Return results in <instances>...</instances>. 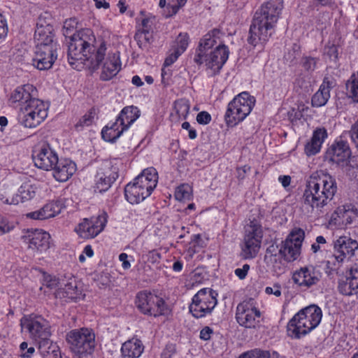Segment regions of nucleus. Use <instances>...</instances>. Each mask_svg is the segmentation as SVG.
<instances>
[{
    "mask_svg": "<svg viewBox=\"0 0 358 358\" xmlns=\"http://www.w3.org/2000/svg\"><path fill=\"white\" fill-rule=\"evenodd\" d=\"M67 59L71 66L79 70L84 64L94 71L101 66L100 78L109 80L121 69L119 54L108 52L106 45L102 42L95 51L96 37L90 29H82L71 40Z\"/></svg>",
    "mask_w": 358,
    "mask_h": 358,
    "instance_id": "f257e3e1",
    "label": "nucleus"
},
{
    "mask_svg": "<svg viewBox=\"0 0 358 358\" xmlns=\"http://www.w3.org/2000/svg\"><path fill=\"white\" fill-rule=\"evenodd\" d=\"M337 192V183L329 174L313 173L306 180L301 203L308 212L317 216L327 214Z\"/></svg>",
    "mask_w": 358,
    "mask_h": 358,
    "instance_id": "f03ea898",
    "label": "nucleus"
},
{
    "mask_svg": "<svg viewBox=\"0 0 358 358\" xmlns=\"http://www.w3.org/2000/svg\"><path fill=\"white\" fill-rule=\"evenodd\" d=\"M283 8V0H268L255 12L249 30L248 43L264 45L274 32Z\"/></svg>",
    "mask_w": 358,
    "mask_h": 358,
    "instance_id": "7ed1b4c3",
    "label": "nucleus"
},
{
    "mask_svg": "<svg viewBox=\"0 0 358 358\" xmlns=\"http://www.w3.org/2000/svg\"><path fill=\"white\" fill-rule=\"evenodd\" d=\"M322 312L316 305H310L299 310L287 325V335L299 339L316 328L321 322Z\"/></svg>",
    "mask_w": 358,
    "mask_h": 358,
    "instance_id": "20e7f679",
    "label": "nucleus"
},
{
    "mask_svg": "<svg viewBox=\"0 0 358 358\" xmlns=\"http://www.w3.org/2000/svg\"><path fill=\"white\" fill-rule=\"evenodd\" d=\"M158 182V173L153 167L144 169L124 188L126 199L131 204L139 203L148 197Z\"/></svg>",
    "mask_w": 358,
    "mask_h": 358,
    "instance_id": "39448f33",
    "label": "nucleus"
},
{
    "mask_svg": "<svg viewBox=\"0 0 358 358\" xmlns=\"http://www.w3.org/2000/svg\"><path fill=\"white\" fill-rule=\"evenodd\" d=\"M66 341L76 358H87L91 355L96 346L95 334L92 329H75L66 334Z\"/></svg>",
    "mask_w": 358,
    "mask_h": 358,
    "instance_id": "423d86ee",
    "label": "nucleus"
},
{
    "mask_svg": "<svg viewBox=\"0 0 358 358\" xmlns=\"http://www.w3.org/2000/svg\"><path fill=\"white\" fill-rule=\"evenodd\" d=\"M21 332L27 334L39 343V348L48 344L52 335L51 325L48 320L38 314L23 315L20 320Z\"/></svg>",
    "mask_w": 358,
    "mask_h": 358,
    "instance_id": "0eeeda50",
    "label": "nucleus"
},
{
    "mask_svg": "<svg viewBox=\"0 0 358 358\" xmlns=\"http://www.w3.org/2000/svg\"><path fill=\"white\" fill-rule=\"evenodd\" d=\"M358 249V243L348 236H340L334 241V252L324 262L325 273L331 275L337 271L343 262L354 256Z\"/></svg>",
    "mask_w": 358,
    "mask_h": 358,
    "instance_id": "6e6552de",
    "label": "nucleus"
},
{
    "mask_svg": "<svg viewBox=\"0 0 358 358\" xmlns=\"http://www.w3.org/2000/svg\"><path fill=\"white\" fill-rule=\"evenodd\" d=\"M255 103V96L246 91L236 95L228 103L224 114L227 126L233 127L243 122L250 114Z\"/></svg>",
    "mask_w": 358,
    "mask_h": 358,
    "instance_id": "1a4fd4ad",
    "label": "nucleus"
},
{
    "mask_svg": "<svg viewBox=\"0 0 358 358\" xmlns=\"http://www.w3.org/2000/svg\"><path fill=\"white\" fill-rule=\"evenodd\" d=\"M136 304L142 313L155 317L167 315L170 312L168 305L162 297L148 291L138 293Z\"/></svg>",
    "mask_w": 358,
    "mask_h": 358,
    "instance_id": "9d476101",
    "label": "nucleus"
},
{
    "mask_svg": "<svg viewBox=\"0 0 358 358\" xmlns=\"http://www.w3.org/2000/svg\"><path fill=\"white\" fill-rule=\"evenodd\" d=\"M217 293L210 288L200 289L192 298L189 311L195 318L210 314L217 303Z\"/></svg>",
    "mask_w": 358,
    "mask_h": 358,
    "instance_id": "9b49d317",
    "label": "nucleus"
},
{
    "mask_svg": "<svg viewBox=\"0 0 358 358\" xmlns=\"http://www.w3.org/2000/svg\"><path fill=\"white\" fill-rule=\"evenodd\" d=\"M48 106L41 99L32 101L22 107L20 114V123L27 128H35L48 116Z\"/></svg>",
    "mask_w": 358,
    "mask_h": 358,
    "instance_id": "f8f14e48",
    "label": "nucleus"
},
{
    "mask_svg": "<svg viewBox=\"0 0 358 358\" xmlns=\"http://www.w3.org/2000/svg\"><path fill=\"white\" fill-rule=\"evenodd\" d=\"M263 238L262 227L256 224L249 225L245 231L241 244V257L243 259L255 258L261 248Z\"/></svg>",
    "mask_w": 358,
    "mask_h": 358,
    "instance_id": "ddd939ff",
    "label": "nucleus"
},
{
    "mask_svg": "<svg viewBox=\"0 0 358 358\" xmlns=\"http://www.w3.org/2000/svg\"><path fill=\"white\" fill-rule=\"evenodd\" d=\"M262 313L252 299L238 303L235 318L238 324L246 329H255L260 322Z\"/></svg>",
    "mask_w": 358,
    "mask_h": 358,
    "instance_id": "4468645a",
    "label": "nucleus"
},
{
    "mask_svg": "<svg viewBox=\"0 0 358 358\" xmlns=\"http://www.w3.org/2000/svg\"><path fill=\"white\" fill-rule=\"evenodd\" d=\"M229 55L228 47L224 44H219L210 53L208 52L202 58V64H205L206 71L209 76H215L220 73Z\"/></svg>",
    "mask_w": 358,
    "mask_h": 358,
    "instance_id": "2eb2a0df",
    "label": "nucleus"
},
{
    "mask_svg": "<svg viewBox=\"0 0 358 358\" xmlns=\"http://www.w3.org/2000/svg\"><path fill=\"white\" fill-rule=\"evenodd\" d=\"M35 166L44 171H51L58 162V155L49 144L43 143L36 145L32 154Z\"/></svg>",
    "mask_w": 358,
    "mask_h": 358,
    "instance_id": "dca6fc26",
    "label": "nucleus"
},
{
    "mask_svg": "<svg viewBox=\"0 0 358 358\" xmlns=\"http://www.w3.org/2000/svg\"><path fill=\"white\" fill-rule=\"evenodd\" d=\"M303 239L304 231L301 229H296L282 242L280 248L286 262H293L299 257Z\"/></svg>",
    "mask_w": 358,
    "mask_h": 358,
    "instance_id": "f3484780",
    "label": "nucleus"
},
{
    "mask_svg": "<svg viewBox=\"0 0 358 358\" xmlns=\"http://www.w3.org/2000/svg\"><path fill=\"white\" fill-rule=\"evenodd\" d=\"M322 277V273L318 267L306 266L294 272L292 280L301 288L308 289L317 285Z\"/></svg>",
    "mask_w": 358,
    "mask_h": 358,
    "instance_id": "a211bd4d",
    "label": "nucleus"
},
{
    "mask_svg": "<svg viewBox=\"0 0 358 358\" xmlns=\"http://www.w3.org/2000/svg\"><path fill=\"white\" fill-rule=\"evenodd\" d=\"M50 235L42 229H35L28 231L22 236L23 241L27 247L34 253H43L50 247Z\"/></svg>",
    "mask_w": 358,
    "mask_h": 358,
    "instance_id": "6ab92c4d",
    "label": "nucleus"
},
{
    "mask_svg": "<svg viewBox=\"0 0 358 358\" xmlns=\"http://www.w3.org/2000/svg\"><path fill=\"white\" fill-rule=\"evenodd\" d=\"M59 45L36 47L34 65L39 70L50 69L57 58Z\"/></svg>",
    "mask_w": 358,
    "mask_h": 358,
    "instance_id": "aec40b11",
    "label": "nucleus"
},
{
    "mask_svg": "<svg viewBox=\"0 0 358 358\" xmlns=\"http://www.w3.org/2000/svg\"><path fill=\"white\" fill-rule=\"evenodd\" d=\"M222 35V33L219 29H213L201 38L194 57V62L196 64H202L203 57L210 49L220 42Z\"/></svg>",
    "mask_w": 358,
    "mask_h": 358,
    "instance_id": "412c9836",
    "label": "nucleus"
},
{
    "mask_svg": "<svg viewBox=\"0 0 358 358\" xmlns=\"http://www.w3.org/2000/svg\"><path fill=\"white\" fill-rule=\"evenodd\" d=\"M37 90L31 84H26L17 87L11 94L10 102L20 110L24 105L29 104L33 99H37Z\"/></svg>",
    "mask_w": 358,
    "mask_h": 358,
    "instance_id": "4be33fe9",
    "label": "nucleus"
},
{
    "mask_svg": "<svg viewBox=\"0 0 358 358\" xmlns=\"http://www.w3.org/2000/svg\"><path fill=\"white\" fill-rule=\"evenodd\" d=\"M82 294L78 288V282L73 275H68L62 278V287L55 292L56 298L67 300H76L80 299Z\"/></svg>",
    "mask_w": 358,
    "mask_h": 358,
    "instance_id": "5701e85b",
    "label": "nucleus"
},
{
    "mask_svg": "<svg viewBox=\"0 0 358 358\" xmlns=\"http://www.w3.org/2000/svg\"><path fill=\"white\" fill-rule=\"evenodd\" d=\"M65 208L62 199L52 201L38 210L29 213L27 217L33 220H43L59 215Z\"/></svg>",
    "mask_w": 358,
    "mask_h": 358,
    "instance_id": "b1692460",
    "label": "nucleus"
},
{
    "mask_svg": "<svg viewBox=\"0 0 358 358\" xmlns=\"http://www.w3.org/2000/svg\"><path fill=\"white\" fill-rule=\"evenodd\" d=\"M76 164L69 159H58L57 165L51 170L53 177L59 182L67 181L76 172Z\"/></svg>",
    "mask_w": 358,
    "mask_h": 358,
    "instance_id": "393cba45",
    "label": "nucleus"
},
{
    "mask_svg": "<svg viewBox=\"0 0 358 358\" xmlns=\"http://www.w3.org/2000/svg\"><path fill=\"white\" fill-rule=\"evenodd\" d=\"M327 155L333 162L341 164L346 162L350 155L348 144L343 141L334 143L328 150Z\"/></svg>",
    "mask_w": 358,
    "mask_h": 358,
    "instance_id": "a878e982",
    "label": "nucleus"
},
{
    "mask_svg": "<svg viewBox=\"0 0 358 358\" xmlns=\"http://www.w3.org/2000/svg\"><path fill=\"white\" fill-rule=\"evenodd\" d=\"M140 115L141 110L138 107L127 106L122 109L116 119L123 127V129L128 130L131 125L139 118Z\"/></svg>",
    "mask_w": 358,
    "mask_h": 358,
    "instance_id": "bb28decb",
    "label": "nucleus"
},
{
    "mask_svg": "<svg viewBox=\"0 0 358 358\" xmlns=\"http://www.w3.org/2000/svg\"><path fill=\"white\" fill-rule=\"evenodd\" d=\"M34 38L36 41V47L53 46V45H59L54 39L52 33V27L48 25L46 27H37L35 31Z\"/></svg>",
    "mask_w": 358,
    "mask_h": 358,
    "instance_id": "cd10ccee",
    "label": "nucleus"
},
{
    "mask_svg": "<svg viewBox=\"0 0 358 358\" xmlns=\"http://www.w3.org/2000/svg\"><path fill=\"white\" fill-rule=\"evenodd\" d=\"M332 88V83L324 78L320 86L319 90L313 94L311 99L313 107H322L324 106L330 98V91Z\"/></svg>",
    "mask_w": 358,
    "mask_h": 358,
    "instance_id": "c85d7f7f",
    "label": "nucleus"
},
{
    "mask_svg": "<svg viewBox=\"0 0 358 358\" xmlns=\"http://www.w3.org/2000/svg\"><path fill=\"white\" fill-rule=\"evenodd\" d=\"M144 346L138 339H131L124 342L121 348L122 355L124 358H138L143 353Z\"/></svg>",
    "mask_w": 358,
    "mask_h": 358,
    "instance_id": "c756f323",
    "label": "nucleus"
},
{
    "mask_svg": "<svg viewBox=\"0 0 358 358\" xmlns=\"http://www.w3.org/2000/svg\"><path fill=\"white\" fill-rule=\"evenodd\" d=\"M282 258L284 259V256L280 247L271 244L266 250L264 260L268 266L275 268L280 264Z\"/></svg>",
    "mask_w": 358,
    "mask_h": 358,
    "instance_id": "7c9ffc66",
    "label": "nucleus"
},
{
    "mask_svg": "<svg viewBox=\"0 0 358 358\" xmlns=\"http://www.w3.org/2000/svg\"><path fill=\"white\" fill-rule=\"evenodd\" d=\"M127 131L123 129L120 123L115 120V122L110 125H106L101 131V136L104 141L113 143L115 142L122 134Z\"/></svg>",
    "mask_w": 358,
    "mask_h": 358,
    "instance_id": "2f4dec72",
    "label": "nucleus"
},
{
    "mask_svg": "<svg viewBox=\"0 0 358 358\" xmlns=\"http://www.w3.org/2000/svg\"><path fill=\"white\" fill-rule=\"evenodd\" d=\"M36 187L30 182L23 183L18 189L15 196L17 199V204L20 202H25L32 199L36 196Z\"/></svg>",
    "mask_w": 358,
    "mask_h": 358,
    "instance_id": "473e14b6",
    "label": "nucleus"
},
{
    "mask_svg": "<svg viewBox=\"0 0 358 358\" xmlns=\"http://www.w3.org/2000/svg\"><path fill=\"white\" fill-rule=\"evenodd\" d=\"M97 227H93L92 224L89 221V219H84L76 228L77 233L83 238H92L99 234Z\"/></svg>",
    "mask_w": 358,
    "mask_h": 358,
    "instance_id": "72a5a7b5",
    "label": "nucleus"
},
{
    "mask_svg": "<svg viewBox=\"0 0 358 358\" xmlns=\"http://www.w3.org/2000/svg\"><path fill=\"white\" fill-rule=\"evenodd\" d=\"M118 167L114 165L111 161L106 160L101 163L96 173L115 181L118 177Z\"/></svg>",
    "mask_w": 358,
    "mask_h": 358,
    "instance_id": "f704fd0d",
    "label": "nucleus"
},
{
    "mask_svg": "<svg viewBox=\"0 0 358 358\" xmlns=\"http://www.w3.org/2000/svg\"><path fill=\"white\" fill-rule=\"evenodd\" d=\"M346 89L349 96L358 103V71L351 76L346 83Z\"/></svg>",
    "mask_w": 358,
    "mask_h": 358,
    "instance_id": "c9c22d12",
    "label": "nucleus"
},
{
    "mask_svg": "<svg viewBox=\"0 0 358 358\" xmlns=\"http://www.w3.org/2000/svg\"><path fill=\"white\" fill-rule=\"evenodd\" d=\"M174 109L180 119H186L189 112V101L185 99H181L174 102Z\"/></svg>",
    "mask_w": 358,
    "mask_h": 358,
    "instance_id": "e433bc0d",
    "label": "nucleus"
},
{
    "mask_svg": "<svg viewBox=\"0 0 358 358\" xmlns=\"http://www.w3.org/2000/svg\"><path fill=\"white\" fill-rule=\"evenodd\" d=\"M138 45L141 49L147 48L152 40V34L145 30V31L137 30L134 36Z\"/></svg>",
    "mask_w": 358,
    "mask_h": 358,
    "instance_id": "4c0bfd02",
    "label": "nucleus"
},
{
    "mask_svg": "<svg viewBox=\"0 0 358 358\" xmlns=\"http://www.w3.org/2000/svg\"><path fill=\"white\" fill-rule=\"evenodd\" d=\"M189 37L187 33H180L176 39V46L174 49L178 51V54H182L189 45Z\"/></svg>",
    "mask_w": 358,
    "mask_h": 358,
    "instance_id": "58836bf2",
    "label": "nucleus"
},
{
    "mask_svg": "<svg viewBox=\"0 0 358 358\" xmlns=\"http://www.w3.org/2000/svg\"><path fill=\"white\" fill-rule=\"evenodd\" d=\"M89 221L92 224L93 227H97V229L101 228L99 230V234L104 229L106 223L108 222V215L106 212L103 211L100 213L96 217H92L89 219Z\"/></svg>",
    "mask_w": 358,
    "mask_h": 358,
    "instance_id": "ea45409f",
    "label": "nucleus"
},
{
    "mask_svg": "<svg viewBox=\"0 0 358 358\" xmlns=\"http://www.w3.org/2000/svg\"><path fill=\"white\" fill-rule=\"evenodd\" d=\"M114 182L113 180L103 177V175L99 176L96 173L95 176V189L99 192H106Z\"/></svg>",
    "mask_w": 358,
    "mask_h": 358,
    "instance_id": "a19ab883",
    "label": "nucleus"
},
{
    "mask_svg": "<svg viewBox=\"0 0 358 358\" xmlns=\"http://www.w3.org/2000/svg\"><path fill=\"white\" fill-rule=\"evenodd\" d=\"M168 4L166 9L167 13L165 14L166 17H171L176 15L179 9L184 6L187 2V0H168Z\"/></svg>",
    "mask_w": 358,
    "mask_h": 358,
    "instance_id": "79ce46f5",
    "label": "nucleus"
},
{
    "mask_svg": "<svg viewBox=\"0 0 358 358\" xmlns=\"http://www.w3.org/2000/svg\"><path fill=\"white\" fill-rule=\"evenodd\" d=\"M192 196L191 188L187 185H181L177 187L175 192V198L176 200L182 201L190 199Z\"/></svg>",
    "mask_w": 358,
    "mask_h": 358,
    "instance_id": "37998d69",
    "label": "nucleus"
},
{
    "mask_svg": "<svg viewBox=\"0 0 358 358\" xmlns=\"http://www.w3.org/2000/svg\"><path fill=\"white\" fill-rule=\"evenodd\" d=\"M93 121L94 113L89 111L79 119L75 124V128L77 131H81L85 127L90 126L93 123Z\"/></svg>",
    "mask_w": 358,
    "mask_h": 358,
    "instance_id": "c03bdc74",
    "label": "nucleus"
},
{
    "mask_svg": "<svg viewBox=\"0 0 358 358\" xmlns=\"http://www.w3.org/2000/svg\"><path fill=\"white\" fill-rule=\"evenodd\" d=\"M271 355L268 350L255 349L242 354L239 358H270Z\"/></svg>",
    "mask_w": 358,
    "mask_h": 358,
    "instance_id": "a18cd8bd",
    "label": "nucleus"
},
{
    "mask_svg": "<svg viewBox=\"0 0 358 358\" xmlns=\"http://www.w3.org/2000/svg\"><path fill=\"white\" fill-rule=\"evenodd\" d=\"M62 279H58L55 276L50 275H44L43 285L51 289H55V291L62 287Z\"/></svg>",
    "mask_w": 358,
    "mask_h": 358,
    "instance_id": "49530a36",
    "label": "nucleus"
},
{
    "mask_svg": "<svg viewBox=\"0 0 358 358\" xmlns=\"http://www.w3.org/2000/svg\"><path fill=\"white\" fill-rule=\"evenodd\" d=\"M76 24V22L75 20H73V19H69V20H66L64 23V27H63V34L65 37H69L70 40H71V37L75 34V33L71 35V32L74 30L75 29V25ZM78 31H77L76 32V34L78 32ZM71 41H70L69 42V45H70V43H71ZM69 45H68L69 47Z\"/></svg>",
    "mask_w": 358,
    "mask_h": 358,
    "instance_id": "de8ad7c7",
    "label": "nucleus"
},
{
    "mask_svg": "<svg viewBox=\"0 0 358 358\" xmlns=\"http://www.w3.org/2000/svg\"><path fill=\"white\" fill-rule=\"evenodd\" d=\"M347 280L351 282V286L355 287V292H358V265L355 264L350 269Z\"/></svg>",
    "mask_w": 358,
    "mask_h": 358,
    "instance_id": "09e8293b",
    "label": "nucleus"
},
{
    "mask_svg": "<svg viewBox=\"0 0 358 358\" xmlns=\"http://www.w3.org/2000/svg\"><path fill=\"white\" fill-rule=\"evenodd\" d=\"M322 145L313 141L312 138L305 146V153L308 156H311L320 152Z\"/></svg>",
    "mask_w": 358,
    "mask_h": 358,
    "instance_id": "8fccbe9b",
    "label": "nucleus"
},
{
    "mask_svg": "<svg viewBox=\"0 0 358 358\" xmlns=\"http://www.w3.org/2000/svg\"><path fill=\"white\" fill-rule=\"evenodd\" d=\"M318 58L313 57H303L302 58V66L308 71H313L315 69Z\"/></svg>",
    "mask_w": 358,
    "mask_h": 358,
    "instance_id": "3c124183",
    "label": "nucleus"
},
{
    "mask_svg": "<svg viewBox=\"0 0 358 358\" xmlns=\"http://www.w3.org/2000/svg\"><path fill=\"white\" fill-rule=\"evenodd\" d=\"M327 137V131L324 127H319L314 130L312 139L322 145L324 139Z\"/></svg>",
    "mask_w": 358,
    "mask_h": 358,
    "instance_id": "603ef678",
    "label": "nucleus"
},
{
    "mask_svg": "<svg viewBox=\"0 0 358 358\" xmlns=\"http://www.w3.org/2000/svg\"><path fill=\"white\" fill-rule=\"evenodd\" d=\"M143 259H145L146 262L152 264H157L162 259V255L157 250H152L149 251L146 255H143Z\"/></svg>",
    "mask_w": 358,
    "mask_h": 358,
    "instance_id": "864d4df0",
    "label": "nucleus"
},
{
    "mask_svg": "<svg viewBox=\"0 0 358 358\" xmlns=\"http://www.w3.org/2000/svg\"><path fill=\"white\" fill-rule=\"evenodd\" d=\"M340 292L344 295H352L355 292V287L351 286V282L346 279L345 282H341L338 285Z\"/></svg>",
    "mask_w": 358,
    "mask_h": 358,
    "instance_id": "5fc2aeb1",
    "label": "nucleus"
},
{
    "mask_svg": "<svg viewBox=\"0 0 358 358\" xmlns=\"http://www.w3.org/2000/svg\"><path fill=\"white\" fill-rule=\"evenodd\" d=\"M13 228V224L10 222L6 217L0 215V235L8 233Z\"/></svg>",
    "mask_w": 358,
    "mask_h": 358,
    "instance_id": "6e6d98bb",
    "label": "nucleus"
},
{
    "mask_svg": "<svg viewBox=\"0 0 358 358\" xmlns=\"http://www.w3.org/2000/svg\"><path fill=\"white\" fill-rule=\"evenodd\" d=\"M358 213L357 210L354 207H351L350 206H348V209L346 213L342 220L343 222H345V224H351L353 220L357 217Z\"/></svg>",
    "mask_w": 358,
    "mask_h": 358,
    "instance_id": "4d7b16f0",
    "label": "nucleus"
},
{
    "mask_svg": "<svg viewBox=\"0 0 358 358\" xmlns=\"http://www.w3.org/2000/svg\"><path fill=\"white\" fill-rule=\"evenodd\" d=\"M348 209V206H343L338 207L334 212L331 214L330 217V223H336L337 219L341 218L343 220L346 210Z\"/></svg>",
    "mask_w": 358,
    "mask_h": 358,
    "instance_id": "13d9d810",
    "label": "nucleus"
},
{
    "mask_svg": "<svg viewBox=\"0 0 358 358\" xmlns=\"http://www.w3.org/2000/svg\"><path fill=\"white\" fill-rule=\"evenodd\" d=\"M324 54L328 55L331 59L338 58V48L334 44L327 45L324 48Z\"/></svg>",
    "mask_w": 358,
    "mask_h": 358,
    "instance_id": "bf43d9fd",
    "label": "nucleus"
},
{
    "mask_svg": "<svg viewBox=\"0 0 358 358\" xmlns=\"http://www.w3.org/2000/svg\"><path fill=\"white\" fill-rule=\"evenodd\" d=\"M196 121L200 124H207L211 121V116L208 112L201 111L198 113Z\"/></svg>",
    "mask_w": 358,
    "mask_h": 358,
    "instance_id": "052dcab7",
    "label": "nucleus"
},
{
    "mask_svg": "<svg viewBox=\"0 0 358 358\" xmlns=\"http://www.w3.org/2000/svg\"><path fill=\"white\" fill-rule=\"evenodd\" d=\"M250 269V265L248 264H244L242 268H237L234 271L235 275L241 280L245 278Z\"/></svg>",
    "mask_w": 358,
    "mask_h": 358,
    "instance_id": "680f3d73",
    "label": "nucleus"
},
{
    "mask_svg": "<svg viewBox=\"0 0 358 358\" xmlns=\"http://www.w3.org/2000/svg\"><path fill=\"white\" fill-rule=\"evenodd\" d=\"M213 334L214 331L213 329L206 326L200 331L199 338L205 341H209L211 338Z\"/></svg>",
    "mask_w": 358,
    "mask_h": 358,
    "instance_id": "e2e57ef3",
    "label": "nucleus"
},
{
    "mask_svg": "<svg viewBox=\"0 0 358 358\" xmlns=\"http://www.w3.org/2000/svg\"><path fill=\"white\" fill-rule=\"evenodd\" d=\"M265 292L267 294H273L277 297L281 296V287L278 284H275L272 287H266L265 289Z\"/></svg>",
    "mask_w": 358,
    "mask_h": 358,
    "instance_id": "0e129e2a",
    "label": "nucleus"
},
{
    "mask_svg": "<svg viewBox=\"0 0 358 358\" xmlns=\"http://www.w3.org/2000/svg\"><path fill=\"white\" fill-rule=\"evenodd\" d=\"M152 29V22L150 18L145 17L141 20V24L137 27V30L150 32Z\"/></svg>",
    "mask_w": 358,
    "mask_h": 358,
    "instance_id": "69168bd1",
    "label": "nucleus"
},
{
    "mask_svg": "<svg viewBox=\"0 0 358 358\" xmlns=\"http://www.w3.org/2000/svg\"><path fill=\"white\" fill-rule=\"evenodd\" d=\"M182 54H178V51L174 49L173 52L171 53L166 59L164 63V66H169L172 65Z\"/></svg>",
    "mask_w": 358,
    "mask_h": 358,
    "instance_id": "338daca9",
    "label": "nucleus"
},
{
    "mask_svg": "<svg viewBox=\"0 0 358 358\" xmlns=\"http://www.w3.org/2000/svg\"><path fill=\"white\" fill-rule=\"evenodd\" d=\"M175 353V346L172 344L167 345L161 355V358H172Z\"/></svg>",
    "mask_w": 358,
    "mask_h": 358,
    "instance_id": "774afa93",
    "label": "nucleus"
}]
</instances>
